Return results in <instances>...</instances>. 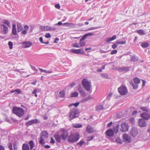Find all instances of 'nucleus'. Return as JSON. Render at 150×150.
Segmentation results:
<instances>
[{
  "label": "nucleus",
  "instance_id": "obj_1",
  "mask_svg": "<svg viewBox=\"0 0 150 150\" xmlns=\"http://www.w3.org/2000/svg\"><path fill=\"white\" fill-rule=\"evenodd\" d=\"M12 111L13 113L20 117H23L24 114L23 109L19 107L16 106L13 107L12 109Z\"/></svg>",
  "mask_w": 150,
  "mask_h": 150
},
{
  "label": "nucleus",
  "instance_id": "obj_2",
  "mask_svg": "<svg viewBox=\"0 0 150 150\" xmlns=\"http://www.w3.org/2000/svg\"><path fill=\"white\" fill-rule=\"evenodd\" d=\"M80 138V135L79 133H76L71 134L68 136L67 140L70 143H75L77 142Z\"/></svg>",
  "mask_w": 150,
  "mask_h": 150
},
{
  "label": "nucleus",
  "instance_id": "obj_3",
  "mask_svg": "<svg viewBox=\"0 0 150 150\" xmlns=\"http://www.w3.org/2000/svg\"><path fill=\"white\" fill-rule=\"evenodd\" d=\"M79 111L75 108H73L69 112V120L71 121L73 119L77 118L79 116Z\"/></svg>",
  "mask_w": 150,
  "mask_h": 150
},
{
  "label": "nucleus",
  "instance_id": "obj_4",
  "mask_svg": "<svg viewBox=\"0 0 150 150\" xmlns=\"http://www.w3.org/2000/svg\"><path fill=\"white\" fill-rule=\"evenodd\" d=\"M82 84L83 88L86 91H90L91 87V83L87 79H83L82 80Z\"/></svg>",
  "mask_w": 150,
  "mask_h": 150
},
{
  "label": "nucleus",
  "instance_id": "obj_5",
  "mask_svg": "<svg viewBox=\"0 0 150 150\" xmlns=\"http://www.w3.org/2000/svg\"><path fill=\"white\" fill-rule=\"evenodd\" d=\"M60 136L63 140H66L68 137V131L65 129L62 128L60 130Z\"/></svg>",
  "mask_w": 150,
  "mask_h": 150
},
{
  "label": "nucleus",
  "instance_id": "obj_6",
  "mask_svg": "<svg viewBox=\"0 0 150 150\" xmlns=\"http://www.w3.org/2000/svg\"><path fill=\"white\" fill-rule=\"evenodd\" d=\"M133 81L134 83L132 81L129 83L130 85L133 86L134 89H137L138 87V84L140 82V79L138 78H135L133 79Z\"/></svg>",
  "mask_w": 150,
  "mask_h": 150
},
{
  "label": "nucleus",
  "instance_id": "obj_7",
  "mask_svg": "<svg viewBox=\"0 0 150 150\" xmlns=\"http://www.w3.org/2000/svg\"><path fill=\"white\" fill-rule=\"evenodd\" d=\"M118 92L122 95H125L128 93L127 87L123 85L118 88Z\"/></svg>",
  "mask_w": 150,
  "mask_h": 150
},
{
  "label": "nucleus",
  "instance_id": "obj_8",
  "mask_svg": "<svg viewBox=\"0 0 150 150\" xmlns=\"http://www.w3.org/2000/svg\"><path fill=\"white\" fill-rule=\"evenodd\" d=\"M120 130L123 132L128 131L129 126L127 123L125 122H122L120 126Z\"/></svg>",
  "mask_w": 150,
  "mask_h": 150
},
{
  "label": "nucleus",
  "instance_id": "obj_9",
  "mask_svg": "<svg viewBox=\"0 0 150 150\" xmlns=\"http://www.w3.org/2000/svg\"><path fill=\"white\" fill-rule=\"evenodd\" d=\"M8 28L5 24L0 25V33L1 32L6 34L8 32Z\"/></svg>",
  "mask_w": 150,
  "mask_h": 150
},
{
  "label": "nucleus",
  "instance_id": "obj_10",
  "mask_svg": "<svg viewBox=\"0 0 150 150\" xmlns=\"http://www.w3.org/2000/svg\"><path fill=\"white\" fill-rule=\"evenodd\" d=\"M141 117L144 120H148L150 118V112L148 113L147 112H144L141 114Z\"/></svg>",
  "mask_w": 150,
  "mask_h": 150
},
{
  "label": "nucleus",
  "instance_id": "obj_11",
  "mask_svg": "<svg viewBox=\"0 0 150 150\" xmlns=\"http://www.w3.org/2000/svg\"><path fill=\"white\" fill-rule=\"evenodd\" d=\"M131 68V67L123 66L120 67L118 69V70L121 72H127L129 71V69Z\"/></svg>",
  "mask_w": 150,
  "mask_h": 150
},
{
  "label": "nucleus",
  "instance_id": "obj_12",
  "mask_svg": "<svg viewBox=\"0 0 150 150\" xmlns=\"http://www.w3.org/2000/svg\"><path fill=\"white\" fill-rule=\"evenodd\" d=\"M138 124L139 126L141 127H145L147 125L145 120L142 118L139 119L138 120Z\"/></svg>",
  "mask_w": 150,
  "mask_h": 150
},
{
  "label": "nucleus",
  "instance_id": "obj_13",
  "mask_svg": "<svg viewBox=\"0 0 150 150\" xmlns=\"http://www.w3.org/2000/svg\"><path fill=\"white\" fill-rule=\"evenodd\" d=\"M138 129L137 128L134 127L130 132L131 135L134 137H135L138 134Z\"/></svg>",
  "mask_w": 150,
  "mask_h": 150
},
{
  "label": "nucleus",
  "instance_id": "obj_14",
  "mask_svg": "<svg viewBox=\"0 0 150 150\" xmlns=\"http://www.w3.org/2000/svg\"><path fill=\"white\" fill-rule=\"evenodd\" d=\"M86 130L87 132L90 134L93 133L95 131L94 128L89 125H88L86 127Z\"/></svg>",
  "mask_w": 150,
  "mask_h": 150
},
{
  "label": "nucleus",
  "instance_id": "obj_15",
  "mask_svg": "<svg viewBox=\"0 0 150 150\" xmlns=\"http://www.w3.org/2000/svg\"><path fill=\"white\" fill-rule=\"evenodd\" d=\"M23 48H27L30 47L32 45V43L30 41H26L22 43Z\"/></svg>",
  "mask_w": 150,
  "mask_h": 150
},
{
  "label": "nucleus",
  "instance_id": "obj_16",
  "mask_svg": "<svg viewBox=\"0 0 150 150\" xmlns=\"http://www.w3.org/2000/svg\"><path fill=\"white\" fill-rule=\"evenodd\" d=\"M105 134L108 137H112L113 136L114 131L112 129H110L106 131Z\"/></svg>",
  "mask_w": 150,
  "mask_h": 150
},
{
  "label": "nucleus",
  "instance_id": "obj_17",
  "mask_svg": "<svg viewBox=\"0 0 150 150\" xmlns=\"http://www.w3.org/2000/svg\"><path fill=\"white\" fill-rule=\"evenodd\" d=\"M123 138L124 141L127 142L129 143L131 141L130 137L127 134H124L123 135Z\"/></svg>",
  "mask_w": 150,
  "mask_h": 150
},
{
  "label": "nucleus",
  "instance_id": "obj_18",
  "mask_svg": "<svg viewBox=\"0 0 150 150\" xmlns=\"http://www.w3.org/2000/svg\"><path fill=\"white\" fill-rule=\"evenodd\" d=\"M53 137L55 139L57 143H59L61 142L62 139L60 135L54 134V135Z\"/></svg>",
  "mask_w": 150,
  "mask_h": 150
},
{
  "label": "nucleus",
  "instance_id": "obj_19",
  "mask_svg": "<svg viewBox=\"0 0 150 150\" xmlns=\"http://www.w3.org/2000/svg\"><path fill=\"white\" fill-rule=\"evenodd\" d=\"M71 51L74 53L77 54H83L84 52L83 50L81 49L77 50L72 49L71 50Z\"/></svg>",
  "mask_w": 150,
  "mask_h": 150
},
{
  "label": "nucleus",
  "instance_id": "obj_20",
  "mask_svg": "<svg viewBox=\"0 0 150 150\" xmlns=\"http://www.w3.org/2000/svg\"><path fill=\"white\" fill-rule=\"evenodd\" d=\"M66 91L65 89H62L60 90L59 94V96L60 98H63L65 97V95Z\"/></svg>",
  "mask_w": 150,
  "mask_h": 150
},
{
  "label": "nucleus",
  "instance_id": "obj_21",
  "mask_svg": "<svg viewBox=\"0 0 150 150\" xmlns=\"http://www.w3.org/2000/svg\"><path fill=\"white\" fill-rule=\"evenodd\" d=\"M78 89L81 96L84 97L86 96V93L82 89V88L80 86L78 87Z\"/></svg>",
  "mask_w": 150,
  "mask_h": 150
},
{
  "label": "nucleus",
  "instance_id": "obj_22",
  "mask_svg": "<svg viewBox=\"0 0 150 150\" xmlns=\"http://www.w3.org/2000/svg\"><path fill=\"white\" fill-rule=\"evenodd\" d=\"M40 136L47 138L48 137V134L47 132L45 131H44L41 133Z\"/></svg>",
  "mask_w": 150,
  "mask_h": 150
},
{
  "label": "nucleus",
  "instance_id": "obj_23",
  "mask_svg": "<svg viewBox=\"0 0 150 150\" xmlns=\"http://www.w3.org/2000/svg\"><path fill=\"white\" fill-rule=\"evenodd\" d=\"M131 57L130 60L132 62H135L138 61L139 59V58L135 55H131Z\"/></svg>",
  "mask_w": 150,
  "mask_h": 150
},
{
  "label": "nucleus",
  "instance_id": "obj_24",
  "mask_svg": "<svg viewBox=\"0 0 150 150\" xmlns=\"http://www.w3.org/2000/svg\"><path fill=\"white\" fill-rule=\"evenodd\" d=\"M29 29V26L28 25H25L24 26V30L22 31L21 33L23 35H25L27 33V31Z\"/></svg>",
  "mask_w": 150,
  "mask_h": 150
},
{
  "label": "nucleus",
  "instance_id": "obj_25",
  "mask_svg": "<svg viewBox=\"0 0 150 150\" xmlns=\"http://www.w3.org/2000/svg\"><path fill=\"white\" fill-rule=\"evenodd\" d=\"M136 32L140 35L146 34L145 32L142 29H139L136 30Z\"/></svg>",
  "mask_w": 150,
  "mask_h": 150
},
{
  "label": "nucleus",
  "instance_id": "obj_26",
  "mask_svg": "<svg viewBox=\"0 0 150 150\" xmlns=\"http://www.w3.org/2000/svg\"><path fill=\"white\" fill-rule=\"evenodd\" d=\"M30 147L29 145L26 144H23L22 146V150H29Z\"/></svg>",
  "mask_w": 150,
  "mask_h": 150
},
{
  "label": "nucleus",
  "instance_id": "obj_27",
  "mask_svg": "<svg viewBox=\"0 0 150 150\" xmlns=\"http://www.w3.org/2000/svg\"><path fill=\"white\" fill-rule=\"evenodd\" d=\"M29 144L30 146V149L31 150H32L35 146V144L34 141L33 140L30 141L29 142Z\"/></svg>",
  "mask_w": 150,
  "mask_h": 150
},
{
  "label": "nucleus",
  "instance_id": "obj_28",
  "mask_svg": "<svg viewBox=\"0 0 150 150\" xmlns=\"http://www.w3.org/2000/svg\"><path fill=\"white\" fill-rule=\"evenodd\" d=\"M116 38V36L115 35H113L111 38H109L106 40V42H109L112 41Z\"/></svg>",
  "mask_w": 150,
  "mask_h": 150
},
{
  "label": "nucleus",
  "instance_id": "obj_29",
  "mask_svg": "<svg viewBox=\"0 0 150 150\" xmlns=\"http://www.w3.org/2000/svg\"><path fill=\"white\" fill-rule=\"evenodd\" d=\"M94 34L93 33H88L84 35L81 38V40H84L89 35H93Z\"/></svg>",
  "mask_w": 150,
  "mask_h": 150
},
{
  "label": "nucleus",
  "instance_id": "obj_30",
  "mask_svg": "<svg viewBox=\"0 0 150 150\" xmlns=\"http://www.w3.org/2000/svg\"><path fill=\"white\" fill-rule=\"evenodd\" d=\"M17 30L18 32L21 31L23 29V28L21 23H17Z\"/></svg>",
  "mask_w": 150,
  "mask_h": 150
},
{
  "label": "nucleus",
  "instance_id": "obj_31",
  "mask_svg": "<svg viewBox=\"0 0 150 150\" xmlns=\"http://www.w3.org/2000/svg\"><path fill=\"white\" fill-rule=\"evenodd\" d=\"M85 144L86 143L83 140H81L79 142L76 144V145L78 146L81 147L83 144H85Z\"/></svg>",
  "mask_w": 150,
  "mask_h": 150
},
{
  "label": "nucleus",
  "instance_id": "obj_32",
  "mask_svg": "<svg viewBox=\"0 0 150 150\" xmlns=\"http://www.w3.org/2000/svg\"><path fill=\"white\" fill-rule=\"evenodd\" d=\"M140 109L143 111L147 112H150L149 111L150 110L149 108L146 107H140Z\"/></svg>",
  "mask_w": 150,
  "mask_h": 150
},
{
  "label": "nucleus",
  "instance_id": "obj_33",
  "mask_svg": "<svg viewBox=\"0 0 150 150\" xmlns=\"http://www.w3.org/2000/svg\"><path fill=\"white\" fill-rule=\"evenodd\" d=\"M72 126L75 128H80L82 127V125L80 124H74L72 125Z\"/></svg>",
  "mask_w": 150,
  "mask_h": 150
},
{
  "label": "nucleus",
  "instance_id": "obj_34",
  "mask_svg": "<svg viewBox=\"0 0 150 150\" xmlns=\"http://www.w3.org/2000/svg\"><path fill=\"white\" fill-rule=\"evenodd\" d=\"M78 93L77 92H74L71 93L70 96L71 97H77L78 96Z\"/></svg>",
  "mask_w": 150,
  "mask_h": 150
},
{
  "label": "nucleus",
  "instance_id": "obj_35",
  "mask_svg": "<svg viewBox=\"0 0 150 150\" xmlns=\"http://www.w3.org/2000/svg\"><path fill=\"white\" fill-rule=\"evenodd\" d=\"M141 45L143 48H146L148 47L149 44L147 42H143L142 43Z\"/></svg>",
  "mask_w": 150,
  "mask_h": 150
},
{
  "label": "nucleus",
  "instance_id": "obj_36",
  "mask_svg": "<svg viewBox=\"0 0 150 150\" xmlns=\"http://www.w3.org/2000/svg\"><path fill=\"white\" fill-rule=\"evenodd\" d=\"M67 26L71 28H74L76 27V25L72 23H68Z\"/></svg>",
  "mask_w": 150,
  "mask_h": 150
},
{
  "label": "nucleus",
  "instance_id": "obj_37",
  "mask_svg": "<svg viewBox=\"0 0 150 150\" xmlns=\"http://www.w3.org/2000/svg\"><path fill=\"white\" fill-rule=\"evenodd\" d=\"M117 44H126V41L125 40L120 41L119 40H117L115 42Z\"/></svg>",
  "mask_w": 150,
  "mask_h": 150
},
{
  "label": "nucleus",
  "instance_id": "obj_38",
  "mask_svg": "<svg viewBox=\"0 0 150 150\" xmlns=\"http://www.w3.org/2000/svg\"><path fill=\"white\" fill-rule=\"evenodd\" d=\"M3 23L4 24H5L6 25L9 27H10L11 26V24L10 22L9 21L6 19L4 20Z\"/></svg>",
  "mask_w": 150,
  "mask_h": 150
},
{
  "label": "nucleus",
  "instance_id": "obj_39",
  "mask_svg": "<svg viewBox=\"0 0 150 150\" xmlns=\"http://www.w3.org/2000/svg\"><path fill=\"white\" fill-rule=\"evenodd\" d=\"M40 144L43 145L45 143L44 142V138L40 136V140L39 141Z\"/></svg>",
  "mask_w": 150,
  "mask_h": 150
},
{
  "label": "nucleus",
  "instance_id": "obj_40",
  "mask_svg": "<svg viewBox=\"0 0 150 150\" xmlns=\"http://www.w3.org/2000/svg\"><path fill=\"white\" fill-rule=\"evenodd\" d=\"M79 102H77L75 103H72L69 105V107H70L72 106H74L75 107H77L79 105Z\"/></svg>",
  "mask_w": 150,
  "mask_h": 150
},
{
  "label": "nucleus",
  "instance_id": "obj_41",
  "mask_svg": "<svg viewBox=\"0 0 150 150\" xmlns=\"http://www.w3.org/2000/svg\"><path fill=\"white\" fill-rule=\"evenodd\" d=\"M83 40H81V39L80 40V44L81 47H83L85 45V42L84 41H83Z\"/></svg>",
  "mask_w": 150,
  "mask_h": 150
},
{
  "label": "nucleus",
  "instance_id": "obj_42",
  "mask_svg": "<svg viewBox=\"0 0 150 150\" xmlns=\"http://www.w3.org/2000/svg\"><path fill=\"white\" fill-rule=\"evenodd\" d=\"M103 109V107L102 105H99L96 107V109L98 111L102 110Z\"/></svg>",
  "mask_w": 150,
  "mask_h": 150
},
{
  "label": "nucleus",
  "instance_id": "obj_43",
  "mask_svg": "<svg viewBox=\"0 0 150 150\" xmlns=\"http://www.w3.org/2000/svg\"><path fill=\"white\" fill-rule=\"evenodd\" d=\"M119 125H116V127L114 128V131L115 132L116 134L118 133V132Z\"/></svg>",
  "mask_w": 150,
  "mask_h": 150
},
{
  "label": "nucleus",
  "instance_id": "obj_44",
  "mask_svg": "<svg viewBox=\"0 0 150 150\" xmlns=\"http://www.w3.org/2000/svg\"><path fill=\"white\" fill-rule=\"evenodd\" d=\"M38 91V90L37 89H34L33 91L32 92V94H35V96L37 97V95L36 94V93Z\"/></svg>",
  "mask_w": 150,
  "mask_h": 150
},
{
  "label": "nucleus",
  "instance_id": "obj_45",
  "mask_svg": "<svg viewBox=\"0 0 150 150\" xmlns=\"http://www.w3.org/2000/svg\"><path fill=\"white\" fill-rule=\"evenodd\" d=\"M33 125L32 122L31 120L29 121L28 122H27L25 123V125L27 126L28 127L29 126Z\"/></svg>",
  "mask_w": 150,
  "mask_h": 150
},
{
  "label": "nucleus",
  "instance_id": "obj_46",
  "mask_svg": "<svg viewBox=\"0 0 150 150\" xmlns=\"http://www.w3.org/2000/svg\"><path fill=\"white\" fill-rule=\"evenodd\" d=\"M12 33L14 35H17V31L16 28L12 29Z\"/></svg>",
  "mask_w": 150,
  "mask_h": 150
},
{
  "label": "nucleus",
  "instance_id": "obj_47",
  "mask_svg": "<svg viewBox=\"0 0 150 150\" xmlns=\"http://www.w3.org/2000/svg\"><path fill=\"white\" fill-rule=\"evenodd\" d=\"M100 27L99 26H97L95 27H91L88 29L89 30H94L97 29L98 28H100Z\"/></svg>",
  "mask_w": 150,
  "mask_h": 150
},
{
  "label": "nucleus",
  "instance_id": "obj_48",
  "mask_svg": "<svg viewBox=\"0 0 150 150\" xmlns=\"http://www.w3.org/2000/svg\"><path fill=\"white\" fill-rule=\"evenodd\" d=\"M54 25L53 26H50V31L55 30L57 29L56 28Z\"/></svg>",
  "mask_w": 150,
  "mask_h": 150
},
{
  "label": "nucleus",
  "instance_id": "obj_49",
  "mask_svg": "<svg viewBox=\"0 0 150 150\" xmlns=\"http://www.w3.org/2000/svg\"><path fill=\"white\" fill-rule=\"evenodd\" d=\"M112 93H109L107 96L106 99L108 100H109L110 99V98L112 97Z\"/></svg>",
  "mask_w": 150,
  "mask_h": 150
},
{
  "label": "nucleus",
  "instance_id": "obj_50",
  "mask_svg": "<svg viewBox=\"0 0 150 150\" xmlns=\"http://www.w3.org/2000/svg\"><path fill=\"white\" fill-rule=\"evenodd\" d=\"M8 45L9 46V48L10 49H12L13 48V43L11 41H9L8 42Z\"/></svg>",
  "mask_w": 150,
  "mask_h": 150
},
{
  "label": "nucleus",
  "instance_id": "obj_51",
  "mask_svg": "<svg viewBox=\"0 0 150 150\" xmlns=\"http://www.w3.org/2000/svg\"><path fill=\"white\" fill-rule=\"evenodd\" d=\"M116 142L120 144H121L122 143V141L119 138H117L115 139Z\"/></svg>",
  "mask_w": 150,
  "mask_h": 150
},
{
  "label": "nucleus",
  "instance_id": "obj_52",
  "mask_svg": "<svg viewBox=\"0 0 150 150\" xmlns=\"http://www.w3.org/2000/svg\"><path fill=\"white\" fill-rule=\"evenodd\" d=\"M33 124L38 123V120L37 119H34L31 120Z\"/></svg>",
  "mask_w": 150,
  "mask_h": 150
},
{
  "label": "nucleus",
  "instance_id": "obj_53",
  "mask_svg": "<svg viewBox=\"0 0 150 150\" xmlns=\"http://www.w3.org/2000/svg\"><path fill=\"white\" fill-rule=\"evenodd\" d=\"M101 75L103 77H104V78H106V79L108 78V76L106 74L102 73L101 74Z\"/></svg>",
  "mask_w": 150,
  "mask_h": 150
},
{
  "label": "nucleus",
  "instance_id": "obj_54",
  "mask_svg": "<svg viewBox=\"0 0 150 150\" xmlns=\"http://www.w3.org/2000/svg\"><path fill=\"white\" fill-rule=\"evenodd\" d=\"M8 147L10 150H13L12 145L11 143H10L8 145Z\"/></svg>",
  "mask_w": 150,
  "mask_h": 150
},
{
  "label": "nucleus",
  "instance_id": "obj_55",
  "mask_svg": "<svg viewBox=\"0 0 150 150\" xmlns=\"http://www.w3.org/2000/svg\"><path fill=\"white\" fill-rule=\"evenodd\" d=\"M50 142L51 144H54L55 143V141L54 139L52 137H51L50 141Z\"/></svg>",
  "mask_w": 150,
  "mask_h": 150
},
{
  "label": "nucleus",
  "instance_id": "obj_56",
  "mask_svg": "<svg viewBox=\"0 0 150 150\" xmlns=\"http://www.w3.org/2000/svg\"><path fill=\"white\" fill-rule=\"evenodd\" d=\"M13 147L14 150H16L17 149V146L16 143H15L14 144H13Z\"/></svg>",
  "mask_w": 150,
  "mask_h": 150
},
{
  "label": "nucleus",
  "instance_id": "obj_57",
  "mask_svg": "<svg viewBox=\"0 0 150 150\" xmlns=\"http://www.w3.org/2000/svg\"><path fill=\"white\" fill-rule=\"evenodd\" d=\"M30 67L32 69H33L34 71L36 72H37L38 71V70L36 69L35 67L31 65L30 66Z\"/></svg>",
  "mask_w": 150,
  "mask_h": 150
},
{
  "label": "nucleus",
  "instance_id": "obj_58",
  "mask_svg": "<svg viewBox=\"0 0 150 150\" xmlns=\"http://www.w3.org/2000/svg\"><path fill=\"white\" fill-rule=\"evenodd\" d=\"M72 45L74 47H76V48H79L80 47L79 45L76 43L73 44Z\"/></svg>",
  "mask_w": 150,
  "mask_h": 150
},
{
  "label": "nucleus",
  "instance_id": "obj_59",
  "mask_svg": "<svg viewBox=\"0 0 150 150\" xmlns=\"http://www.w3.org/2000/svg\"><path fill=\"white\" fill-rule=\"evenodd\" d=\"M45 37L46 38H49L51 37V35L49 33H47L45 34Z\"/></svg>",
  "mask_w": 150,
  "mask_h": 150
},
{
  "label": "nucleus",
  "instance_id": "obj_60",
  "mask_svg": "<svg viewBox=\"0 0 150 150\" xmlns=\"http://www.w3.org/2000/svg\"><path fill=\"white\" fill-rule=\"evenodd\" d=\"M117 51L116 50H114L112 51L111 52L110 54H113L117 53Z\"/></svg>",
  "mask_w": 150,
  "mask_h": 150
},
{
  "label": "nucleus",
  "instance_id": "obj_61",
  "mask_svg": "<svg viewBox=\"0 0 150 150\" xmlns=\"http://www.w3.org/2000/svg\"><path fill=\"white\" fill-rule=\"evenodd\" d=\"M5 120L6 121L10 124H12V122L10 120V119L8 118V117H7L5 118Z\"/></svg>",
  "mask_w": 150,
  "mask_h": 150
},
{
  "label": "nucleus",
  "instance_id": "obj_62",
  "mask_svg": "<svg viewBox=\"0 0 150 150\" xmlns=\"http://www.w3.org/2000/svg\"><path fill=\"white\" fill-rule=\"evenodd\" d=\"M50 27L49 26H45V31H50Z\"/></svg>",
  "mask_w": 150,
  "mask_h": 150
},
{
  "label": "nucleus",
  "instance_id": "obj_63",
  "mask_svg": "<svg viewBox=\"0 0 150 150\" xmlns=\"http://www.w3.org/2000/svg\"><path fill=\"white\" fill-rule=\"evenodd\" d=\"M15 91L16 92V93L18 94L20 93L21 92V90L19 89H15Z\"/></svg>",
  "mask_w": 150,
  "mask_h": 150
},
{
  "label": "nucleus",
  "instance_id": "obj_64",
  "mask_svg": "<svg viewBox=\"0 0 150 150\" xmlns=\"http://www.w3.org/2000/svg\"><path fill=\"white\" fill-rule=\"evenodd\" d=\"M117 45L115 43H114L112 45V47L113 49H115L117 47Z\"/></svg>",
  "mask_w": 150,
  "mask_h": 150
}]
</instances>
